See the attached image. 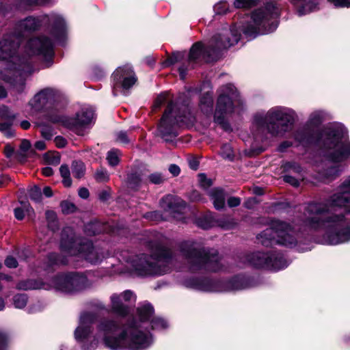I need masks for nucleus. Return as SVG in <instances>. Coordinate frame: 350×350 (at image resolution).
<instances>
[{
	"label": "nucleus",
	"instance_id": "obj_7",
	"mask_svg": "<svg viewBox=\"0 0 350 350\" xmlns=\"http://www.w3.org/2000/svg\"><path fill=\"white\" fill-rule=\"evenodd\" d=\"M297 118L296 111L292 108L275 106L267 111L256 112L253 116L252 126L271 137L282 138L291 131Z\"/></svg>",
	"mask_w": 350,
	"mask_h": 350
},
{
	"label": "nucleus",
	"instance_id": "obj_11",
	"mask_svg": "<svg viewBox=\"0 0 350 350\" xmlns=\"http://www.w3.org/2000/svg\"><path fill=\"white\" fill-rule=\"evenodd\" d=\"M183 286L204 292H228L252 288L256 286L254 278L239 274L231 279L223 281L208 278H190L179 281Z\"/></svg>",
	"mask_w": 350,
	"mask_h": 350
},
{
	"label": "nucleus",
	"instance_id": "obj_21",
	"mask_svg": "<svg viewBox=\"0 0 350 350\" xmlns=\"http://www.w3.org/2000/svg\"><path fill=\"white\" fill-rule=\"evenodd\" d=\"M207 194L217 210H221L225 207L227 193L223 189L220 187L213 188L208 191Z\"/></svg>",
	"mask_w": 350,
	"mask_h": 350
},
{
	"label": "nucleus",
	"instance_id": "obj_47",
	"mask_svg": "<svg viewBox=\"0 0 350 350\" xmlns=\"http://www.w3.org/2000/svg\"><path fill=\"white\" fill-rule=\"evenodd\" d=\"M121 297L123 299L124 301L127 304V303L135 301L136 297L133 293V291L130 290H126L122 293L119 294Z\"/></svg>",
	"mask_w": 350,
	"mask_h": 350
},
{
	"label": "nucleus",
	"instance_id": "obj_49",
	"mask_svg": "<svg viewBox=\"0 0 350 350\" xmlns=\"http://www.w3.org/2000/svg\"><path fill=\"white\" fill-rule=\"evenodd\" d=\"M167 96H168V94L166 92H163V93H161V94H159L157 97V98L154 103L153 107L154 109L159 108L163 103H165L166 102V100H167Z\"/></svg>",
	"mask_w": 350,
	"mask_h": 350
},
{
	"label": "nucleus",
	"instance_id": "obj_53",
	"mask_svg": "<svg viewBox=\"0 0 350 350\" xmlns=\"http://www.w3.org/2000/svg\"><path fill=\"white\" fill-rule=\"evenodd\" d=\"M46 157L48 162L50 164L58 165L60 162V157L58 154L49 153V154H46Z\"/></svg>",
	"mask_w": 350,
	"mask_h": 350
},
{
	"label": "nucleus",
	"instance_id": "obj_51",
	"mask_svg": "<svg viewBox=\"0 0 350 350\" xmlns=\"http://www.w3.org/2000/svg\"><path fill=\"white\" fill-rule=\"evenodd\" d=\"M148 178L153 184H161L164 180V177L161 173H153L149 176Z\"/></svg>",
	"mask_w": 350,
	"mask_h": 350
},
{
	"label": "nucleus",
	"instance_id": "obj_41",
	"mask_svg": "<svg viewBox=\"0 0 350 350\" xmlns=\"http://www.w3.org/2000/svg\"><path fill=\"white\" fill-rule=\"evenodd\" d=\"M0 132L9 138L14 136V131L10 122L0 123Z\"/></svg>",
	"mask_w": 350,
	"mask_h": 350
},
{
	"label": "nucleus",
	"instance_id": "obj_55",
	"mask_svg": "<svg viewBox=\"0 0 350 350\" xmlns=\"http://www.w3.org/2000/svg\"><path fill=\"white\" fill-rule=\"evenodd\" d=\"M330 3H333L335 7L340 8H349L350 0H328Z\"/></svg>",
	"mask_w": 350,
	"mask_h": 350
},
{
	"label": "nucleus",
	"instance_id": "obj_54",
	"mask_svg": "<svg viewBox=\"0 0 350 350\" xmlns=\"http://www.w3.org/2000/svg\"><path fill=\"white\" fill-rule=\"evenodd\" d=\"M144 217L150 220L159 221L163 220V217L159 211H152L147 213Z\"/></svg>",
	"mask_w": 350,
	"mask_h": 350
},
{
	"label": "nucleus",
	"instance_id": "obj_38",
	"mask_svg": "<svg viewBox=\"0 0 350 350\" xmlns=\"http://www.w3.org/2000/svg\"><path fill=\"white\" fill-rule=\"evenodd\" d=\"M215 14H225L229 12V7L227 3V0H222L217 3L213 7Z\"/></svg>",
	"mask_w": 350,
	"mask_h": 350
},
{
	"label": "nucleus",
	"instance_id": "obj_48",
	"mask_svg": "<svg viewBox=\"0 0 350 350\" xmlns=\"http://www.w3.org/2000/svg\"><path fill=\"white\" fill-rule=\"evenodd\" d=\"M198 180L200 185L204 189H207L212 185V180L208 178L204 174H200L198 175Z\"/></svg>",
	"mask_w": 350,
	"mask_h": 350
},
{
	"label": "nucleus",
	"instance_id": "obj_37",
	"mask_svg": "<svg viewBox=\"0 0 350 350\" xmlns=\"http://www.w3.org/2000/svg\"><path fill=\"white\" fill-rule=\"evenodd\" d=\"M59 172L63 178V184L65 187H70L72 184L70 178V172L69 167L66 165H62L59 168Z\"/></svg>",
	"mask_w": 350,
	"mask_h": 350
},
{
	"label": "nucleus",
	"instance_id": "obj_28",
	"mask_svg": "<svg viewBox=\"0 0 350 350\" xmlns=\"http://www.w3.org/2000/svg\"><path fill=\"white\" fill-rule=\"evenodd\" d=\"M236 225L234 219L230 217H223L221 218L215 217V226H217L224 230H230L233 228Z\"/></svg>",
	"mask_w": 350,
	"mask_h": 350
},
{
	"label": "nucleus",
	"instance_id": "obj_1",
	"mask_svg": "<svg viewBox=\"0 0 350 350\" xmlns=\"http://www.w3.org/2000/svg\"><path fill=\"white\" fill-rule=\"evenodd\" d=\"M68 36L64 16L52 12L29 16L16 24L14 32L0 42V59L7 62L0 79L10 83L17 93L25 88V78L33 71L31 55H38L45 67L53 64L55 44L64 45Z\"/></svg>",
	"mask_w": 350,
	"mask_h": 350
},
{
	"label": "nucleus",
	"instance_id": "obj_4",
	"mask_svg": "<svg viewBox=\"0 0 350 350\" xmlns=\"http://www.w3.org/2000/svg\"><path fill=\"white\" fill-rule=\"evenodd\" d=\"M280 16V8L278 4L267 2L264 6L252 12L250 21L242 23L239 27L234 25L229 30L214 36L207 46L204 47L200 42L195 43L190 49L187 64H183L178 68L180 79H185L187 71L193 68L199 58L202 57L206 62L214 61L219 51L237 44L241 38L240 31L250 40L273 32L278 27Z\"/></svg>",
	"mask_w": 350,
	"mask_h": 350
},
{
	"label": "nucleus",
	"instance_id": "obj_34",
	"mask_svg": "<svg viewBox=\"0 0 350 350\" xmlns=\"http://www.w3.org/2000/svg\"><path fill=\"white\" fill-rule=\"evenodd\" d=\"M28 301V297L25 293H18L13 297V304L16 308H24Z\"/></svg>",
	"mask_w": 350,
	"mask_h": 350
},
{
	"label": "nucleus",
	"instance_id": "obj_27",
	"mask_svg": "<svg viewBox=\"0 0 350 350\" xmlns=\"http://www.w3.org/2000/svg\"><path fill=\"white\" fill-rule=\"evenodd\" d=\"M52 0H21L16 5L20 9H28L30 6H43L49 4Z\"/></svg>",
	"mask_w": 350,
	"mask_h": 350
},
{
	"label": "nucleus",
	"instance_id": "obj_33",
	"mask_svg": "<svg viewBox=\"0 0 350 350\" xmlns=\"http://www.w3.org/2000/svg\"><path fill=\"white\" fill-rule=\"evenodd\" d=\"M72 173L74 177L81 178L85 174V165L80 161H75L72 163Z\"/></svg>",
	"mask_w": 350,
	"mask_h": 350
},
{
	"label": "nucleus",
	"instance_id": "obj_46",
	"mask_svg": "<svg viewBox=\"0 0 350 350\" xmlns=\"http://www.w3.org/2000/svg\"><path fill=\"white\" fill-rule=\"evenodd\" d=\"M41 135L45 139L49 140L53 136V129L51 126L46 124L40 125Z\"/></svg>",
	"mask_w": 350,
	"mask_h": 350
},
{
	"label": "nucleus",
	"instance_id": "obj_23",
	"mask_svg": "<svg viewBox=\"0 0 350 350\" xmlns=\"http://www.w3.org/2000/svg\"><path fill=\"white\" fill-rule=\"evenodd\" d=\"M326 115V112L323 110H314L310 113L306 124L314 129L318 127L325 120Z\"/></svg>",
	"mask_w": 350,
	"mask_h": 350
},
{
	"label": "nucleus",
	"instance_id": "obj_5",
	"mask_svg": "<svg viewBox=\"0 0 350 350\" xmlns=\"http://www.w3.org/2000/svg\"><path fill=\"white\" fill-rule=\"evenodd\" d=\"M293 138L304 147L316 144L321 157L332 163L318 170L317 178L319 181L335 180L345 171L343 163H350V141L347 130L342 124L328 126L321 133L306 124L295 131Z\"/></svg>",
	"mask_w": 350,
	"mask_h": 350
},
{
	"label": "nucleus",
	"instance_id": "obj_60",
	"mask_svg": "<svg viewBox=\"0 0 350 350\" xmlns=\"http://www.w3.org/2000/svg\"><path fill=\"white\" fill-rule=\"evenodd\" d=\"M293 146L292 142L284 141L278 146V150L280 152H284L286 149Z\"/></svg>",
	"mask_w": 350,
	"mask_h": 350
},
{
	"label": "nucleus",
	"instance_id": "obj_13",
	"mask_svg": "<svg viewBox=\"0 0 350 350\" xmlns=\"http://www.w3.org/2000/svg\"><path fill=\"white\" fill-rule=\"evenodd\" d=\"M195 121L196 118L188 106L183 105L178 109L173 102H170L161 119L158 130L165 141H170L178 135V129L180 126H192Z\"/></svg>",
	"mask_w": 350,
	"mask_h": 350
},
{
	"label": "nucleus",
	"instance_id": "obj_12",
	"mask_svg": "<svg viewBox=\"0 0 350 350\" xmlns=\"http://www.w3.org/2000/svg\"><path fill=\"white\" fill-rule=\"evenodd\" d=\"M60 247L63 252L83 258L91 264H98L105 258L103 250L94 247L91 241L77 238L71 227H66L62 230Z\"/></svg>",
	"mask_w": 350,
	"mask_h": 350
},
{
	"label": "nucleus",
	"instance_id": "obj_26",
	"mask_svg": "<svg viewBox=\"0 0 350 350\" xmlns=\"http://www.w3.org/2000/svg\"><path fill=\"white\" fill-rule=\"evenodd\" d=\"M282 168L284 172H293L303 179V167L299 163L295 161H286L282 165Z\"/></svg>",
	"mask_w": 350,
	"mask_h": 350
},
{
	"label": "nucleus",
	"instance_id": "obj_57",
	"mask_svg": "<svg viewBox=\"0 0 350 350\" xmlns=\"http://www.w3.org/2000/svg\"><path fill=\"white\" fill-rule=\"evenodd\" d=\"M241 202V198L238 197H230L227 200L228 205L230 208L238 206Z\"/></svg>",
	"mask_w": 350,
	"mask_h": 350
},
{
	"label": "nucleus",
	"instance_id": "obj_25",
	"mask_svg": "<svg viewBox=\"0 0 350 350\" xmlns=\"http://www.w3.org/2000/svg\"><path fill=\"white\" fill-rule=\"evenodd\" d=\"M200 106L201 110L206 115L212 113L213 107V98L212 93L207 92L201 97L200 100Z\"/></svg>",
	"mask_w": 350,
	"mask_h": 350
},
{
	"label": "nucleus",
	"instance_id": "obj_43",
	"mask_svg": "<svg viewBox=\"0 0 350 350\" xmlns=\"http://www.w3.org/2000/svg\"><path fill=\"white\" fill-rule=\"evenodd\" d=\"M29 194L30 198L36 202H40L42 200L41 189L38 186H34L30 189Z\"/></svg>",
	"mask_w": 350,
	"mask_h": 350
},
{
	"label": "nucleus",
	"instance_id": "obj_32",
	"mask_svg": "<svg viewBox=\"0 0 350 350\" xmlns=\"http://www.w3.org/2000/svg\"><path fill=\"white\" fill-rule=\"evenodd\" d=\"M48 227L52 231L58 229V221L56 213L53 211H46L45 213Z\"/></svg>",
	"mask_w": 350,
	"mask_h": 350
},
{
	"label": "nucleus",
	"instance_id": "obj_15",
	"mask_svg": "<svg viewBox=\"0 0 350 350\" xmlns=\"http://www.w3.org/2000/svg\"><path fill=\"white\" fill-rule=\"evenodd\" d=\"M240 262L256 268L278 271L288 267L289 262L280 253L256 252L243 254Z\"/></svg>",
	"mask_w": 350,
	"mask_h": 350
},
{
	"label": "nucleus",
	"instance_id": "obj_2",
	"mask_svg": "<svg viewBox=\"0 0 350 350\" xmlns=\"http://www.w3.org/2000/svg\"><path fill=\"white\" fill-rule=\"evenodd\" d=\"M153 314L154 308L150 303H141L135 317H129L124 323L113 319H102L94 332L96 315L84 312L74 332L75 339L81 350H96L100 340L110 350H148L155 341L150 329L161 331L168 327L165 319Z\"/></svg>",
	"mask_w": 350,
	"mask_h": 350
},
{
	"label": "nucleus",
	"instance_id": "obj_36",
	"mask_svg": "<svg viewBox=\"0 0 350 350\" xmlns=\"http://www.w3.org/2000/svg\"><path fill=\"white\" fill-rule=\"evenodd\" d=\"M21 207L14 208V216L18 220H22L25 217V211L29 212V204L27 201H20Z\"/></svg>",
	"mask_w": 350,
	"mask_h": 350
},
{
	"label": "nucleus",
	"instance_id": "obj_6",
	"mask_svg": "<svg viewBox=\"0 0 350 350\" xmlns=\"http://www.w3.org/2000/svg\"><path fill=\"white\" fill-rule=\"evenodd\" d=\"M165 237L157 234L149 242L150 253H142L132 256H125L124 260L132 271L141 277H156L167 274L172 270L174 254L165 245Z\"/></svg>",
	"mask_w": 350,
	"mask_h": 350
},
{
	"label": "nucleus",
	"instance_id": "obj_35",
	"mask_svg": "<svg viewBox=\"0 0 350 350\" xmlns=\"http://www.w3.org/2000/svg\"><path fill=\"white\" fill-rule=\"evenodd\" d=\"M120 154V151L118 149L113 148L109 150L107 154V160L109 165L111 166L117 165L120 161L119 158Z\"/></svg>",
	"mask_w": 350,
	"mask_h": 350
},
{
	"label": "nucleus",
	"instance_id": "obj_52",
	"mask_svg": "<svg viewBox=\"0 0 350 350\" xmlns=\"http://www.w3.org/2000/svg\"><path fill=\"white\" fill-rule=\"evenodd\" d=\"M283 180L284 182L290 184L291 185L295 187H297L299 185V179L291 175L286 174L283 176Z\"/></svg>",
	"mask_w": 350,
	"mask_h": 350
},
{
	"label": "nucleus",
	"instance_id": "obj_29",
	"mask_svg": "<svg viewBox=\"0 0 350 350\" xmlns=\"http://www.w3.org/2000/svg\"><path fill=\"white\" fill-rule=\"evenodd\" d=\"M127 182L130 188L137 189L142 184V178L137 172H131L128 174Z\"/></svg>",
	"mask_w": 350,
	"mask_h": 350
},
{
	"label": "nucleus",
	"instance_id": "obj_40",
	"mask_svg": "<svg viewBox=\"0 0 350 350\" xmlns=\"http://www.w3.org/2000/svg\"><path fill=\"white\" fill-rule=\"evenodd\" d=\"M99 224L97 221H92L85 226V232L88 235L92 236L98 234L100 230L98 228Z\"/></svg>",
	"mask_w": 350,
	"mask_h": 350
},
{
	"label": "nucleus",
	"instance_id": "obj_8",
	"mask_svg": "<svg viewBox=\"0 0 350 350\" xmlns=\"http://www.w3.org/2000/svg\"><path fill=\"white\" fill-rule=\"evenodd\" d=\"M90 286L91 283L85 274L69 272L57 274L51 278L48 282L35 279L21 280L17 283L16 288L23 291L53 289L65 294H75Z\"/></svg>",
	"mask_w": 350,
	"mask_h": 350
},
{
	"label": "nucleus",
	"instance_id": "obj_30",
	"mask_svg": "<svg viewBox=\"0 0 350 350\" xmlns=\"http://www.w3.org/2000/svg\"><path fill=\"white\" fill-rule=\"evenodd\" d=\"M260 0H234L233 6L237 9L247 10L257 5Z\"/></svg>",
	"mask_w": 350,
	"mask_h": 350
},
{
	"label": "nucleus",
	"instance_id": "obj_18",
	"mask_svg": "<svg viewBox=\"0 0 350 350\" xmlns=\"http://www.w3.org/2000/svg\"><path fill=\"white\" fill-rule=\"evenodd\" d=\"M94 111L92 107H82L75 116L64 120L65 124L78 135H84L86 133V130L89 129L94 124Z\"/></svg>",
	"mask_w": 350,
	"mask_h": 350
},
{
	"label": "nucleus",
	"instance_id": "obj_19",
	"mask_svg": "<svg viewBox=\"0 0 350 350\" xmlns=\"http://www.w3.org/2000/svg\"><path fill=\"white\" fill-rule=\"evenodd\" d=\"M160 205L165 211L173 214L180 213L186 203L180 198L169 194L161 198Z\"/></svg>",
	"mask_w": 350,
	"mask_h": 350
},
{
	"label": "nucleus",
	"instance_id": "obj_20",
	"mask_svg": "<svg viewBox=\"0 0 350 350\" xmlns=\"http://www.w3.org/2000/svg\"><path fill=\"white\" fill-rule=\"evenodd\" d=\"M110 311L118 317H126L130 313V308L119 294L113 293L110 297Z\"/></svg>",
	"mask_w": 350,
	"mask_h": 350
},
{
	"label": "nucleus",
	"instance_id": "obj_10",
	"mask_svg": "<svg viewBox=\"0 0 350 350\" xmlns=\"http://www.w3.org/2000/svg\"><path fill=\"white\" fill-rule=\"evenodd\" d=\"M260 243L265 247H273L275 245L293 248L298 246L299 252H304L299 243L301 237L298 228L292 224L279 219L273 220L270 226L256 236Z\"/></svg>",
	"mask_w": 350,
	"mask_h": 350
},
{
	"label": "nucleus",
	"instance_id": "obj_9",
	"mask_svg": "<svg viewBox=\"0 0 350 350\" xmlns=\"http://www.w3.org/2000/svg\"><path fill=\"white\" fill-rule=\"evenodd\" d=\"M178 248L191 272H216L223 268L221 258L214 250L204 248L193 241H182L178 244Z\"/></svg>",
	"mask_w": 350,
	"mask_h": 350
},
{
	"label": "nucleus",
	"instance_id": "obj_22",
	"mask_svg": "<svg viewBox=\"0 0 350 350\" xmlns=\"http://www.w3.org/2000/svg\"><path fill=\"white\" fill-rule=\"evenodd\" d=\"M291 3L298 7L297 12L299 16L308 14L318 10V2L315 0H288Z\"/></svg>",
	"mask_w": 350,
	"mask_h": 350
},
{
	"label": "nucleus",
	"instance_id": "obj_61",
	"mask_svg": "<svg viewBox=\"0 0 350 350\" xmlns=\"http://www.w3.org/2000/svg\"><path fill=\"white\" fill-rule=\"evenodd\" d=\"M55 143L58 148H64L66 146L67 142L63 137L57 136L55 138Z\"/></svg>",
	"mask_w": 350,
	"mask_h": 350
},
{
	"label": "nucleus",
	"instance_id": "obj_63",
	"mask_svg": "<svg viewBox=\"0 0 350 350\" xmlns=\"http://www.w3.org/2000/svg\"><path fill=\"white\" fill-rule=\"evenodd\" d=\"M10 116L9 109L5 105L0 106V118H7Z\"/></svg>",
	"mask_w": 350,
	"mask_h": 350
},
{
	"label": "nucleus",
	"instance_id": "obj_44",
	"mask_svg": "<svg viewBox=\"0 0 350 350\" xmlns=\"http://www.w3.org/2000/svg\"><path fill=\"white\" fill-rule=\"evenodd\" d=\"M62 211L64 214H70L75 212L77 208L75 205L68 201H63L60 204Z\"/></svg>",
	"mask_w": 350,
	"mask_h": 350
},
{
	"label": "nucleus",
	"instance_id": "obj_14",
	"mask_svg": "<svg viewBox=\"0 0 350 350\" xmlns=\"http://www.w3.org/2000/svg\"><path fill=\"white\" fill-rule=\"evenodd\" d=\"M218 92L214 121L225 131H229L230 126L226 120V117L234 112V104L240 103L241 100L239 98L236 88L232 84L228 83L220 87Z\"/></svg>",
	"mask_w": 350,
	"mask_h": 350
},
{
	"label": "nucleus",
	"instance_id": "obj_24",
	"mask_svg": "<svg viewBox=\"0 0 350 350\" xmlns=\"http://www.w3.org/2000/svg\"><path fill=\"white\" fill-rule=\"evenodd\" d=\"M195 223L197 226L206 230L215 226V217L213 213L209 212L197 217Z\"/></svg>",
	"mask_w": 350,
	"mask_h": 350
},
{
	"label": "nucleus",
	"instance_id": "obj_59",
	"mask_svg": "<svg viewBox=\"0 0 350 350\" xmlns=\"http://www.w3.org/2000/svg\"><path fill=\"white\" fill-rule=\"evenodd\" d=\"M189 198L191 201L194 202H201L203 200V198L200 193L196 190H193L191 192L189 195Z\"/></svg>",
	"mask_w": 350,
	"mask_h": 350
},
{
	"label": "nucleus",
	"instance_id": "obj_56",
	"mask_svg": "<svg viewBox=\"0 0 350 350\" xmlns=\"http://www.w3.org/2000/svg\"><path fill=\"white\" fill-rule=\"evenodd\" d=\"M5 265L8 268H16L18 266V262L15 258L9 256L5 260Z\"/></svg>",
	"mask_w": 350,
	"mask_h": 350
},
{
	"label": "nucleus",
	"instance_id": "obj_42",
	"mask_svg": "<svg viewBox=\"0 0 350 350\" xmlns=\"http://www.w3.org/2000/svg\"><path fill=\"white\" fill-rule=\"evenodd\" d=\"M13 284V278L9 275L0 273V291L5 287H10Z\"/></svg>",
	"mask_w": 350,
	"mask_h": 350
},
{
	"label": "nucleus",
	"instance_id": "obj_39",
	"mask_svg": "<svg viewBox=\"0 0 350 350\" xmlns=\"http://www.w3.org/2000/svg\"><path fill=\"white\" fill-rule=\"evenodd\" d=\"M221 156L225 159L232 161L234 158V152L231 146L228 144H224L220 150Z\"/></svg>",
	"mask_w": 350,
	"mask_h": 350
},
{
	"label": "nucleus",
	"instance_id": "obj_17",
	"mask_svg": "<svg viewBox=\"0 0 350 350\" xmlns=\"http://www.w3.org/2000/svg\"><path fill=\"white\" fill-rule=\"evenodd\" d=\"M112 79V92L114 96L119 94L126 95L137 81L135 74L129 64L118 67L113 72Z\"/></svg>",
	"mask_w": 350,
	"mask_h": 350
},
{
	"label": "nucleus",
	"instance_id": "obj_58",
	"mask_svg": "<svg viewBox=\"0 0 350 350\" xmlns=\"http://www.w3.org/2000/svg\"><path fill=\"white\" fill-rule=\"evenodd\" d=\"M117 141L122 144H129V139L127 134L124 131H120L117 133Z\"/></svg>",
	"mask_w": 350,
	"mask_h": 350
},
{
	"label": "nucleus",
	"instance_id": "obj_3",
	"mask_svg": "<svg viewBox=\"0 0 350 350\" xmlns=\"http://www.w3.org/2000/svg\"><path fill=\"white\" fill-rule=\"evenodd\" d=\"M304 226L323 231L322 244L336 245L350 241V175L323 201H311L304 211Z\"/></svg>",
	"mask_w": 350,
	"mask_h": 350
},
{
	"label": "nucleus",
	"instance_id": "obj_16",
	"mask_svg": "<svg viewBox=\"0 0 350 350\" xmlns=\"http://www.w3.org/2000/svg\"><path fill=\"white\" fill-rule=\"evenodd\" d=\"M60 98V92L53 88H45L36 94L31 101V105L37 111H49L46 120L56 123L62 120V116L57 111V103Z\"/></svg>",
	"mask_w": 350,
	"mask_h": 350
},
{
	"label": "nucleus",
	"instance_id": "obj_62",
	"mask_svg": "<svg viewBox=\"0 0 350 350\" xmlns=\"http://www.w3.org/2000/svg\"><path fill=\"white\" fill-rule=\"evenodd\" d=\"M169 171L174 176H178L180 172V167L175 164H172L170 165Z\"/></svg>",
	"mask_w": 350,
	"mask_h": 350
},
{
	"label": "nucleus",
	"instance_id": "obj_31",
	"mask_svg": "<svg viewBox=\"0 0 350 350\" xmlns=\"http://www.w3.org/2000/svg\"><path fill=\"white\" fill-rule=\"evenodd\" d=\"M48 263L49 266L56 265H66L68 260L66 257L62 256L56 253H51L47 256Z\"/></svg>",
	"mask_w": 350,
	"mask_h": 350
},
{
	"label": "nucleus",
	"instance_id": "obj_50",
	"mask_svg": "<svg viewBox=\"0 0 350 350\" xmlns=\"http://www.w3.org/2000/svg\"><path fill=\"white\" fill-rule=\"evenodd\" d=\"M95 178L98 181H106L109 178L107 170L103 168L97 170L95 174Z\"/></svg>",
	"mask_w": 350,
	"mask_h": 350
},
{
	"label": "nucleus",
	"instance_id": "obj_45",
	"mask_svg": "<svg viewBox=\"0 0 350 350\" xmlns=\"http://www.w3.org/2000/svg\"><path fill=\"white\" fill-rule=\"evenodd\" d=\"M186 54L185 52H175L167 59V64H174L177 62H180L183 60Z\"/></svg>",
	"mask_w": 350,
	"mask_h": 350
},
{
	"label": "nucleus",
	"instance_id": "obj_64",
	"mask_svg": "<svg viewBox=\"0 0 350 350\" xmlns=\"http://www.w3.org/2000/svg\"><path fill=\"white\" fill-rule=\"evenodd\" d=\"M30 147H31V143L29 142V141H28L27 139H23L21 142V144L20 146V149L21 151L25 152L30 148Z\"/></svg>",
	"mask_w": 350,
	"mask_h": 350
}]
</instances>
